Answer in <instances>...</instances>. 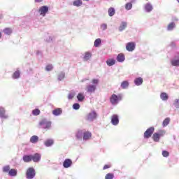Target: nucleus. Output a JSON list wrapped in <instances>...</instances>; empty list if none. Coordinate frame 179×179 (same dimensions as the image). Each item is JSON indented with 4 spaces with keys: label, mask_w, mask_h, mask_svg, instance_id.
Here are the masks:
<instances>
[{
    "label": "nucleus",
    "mask_w": 179,
    "mask_h": 179,
    "mask_svg": "<svg viewBox=\"0 0 179 179\" xmlns=\"http://www.w3.org/2000/svg\"><path fill=\"white\" fill-rule=\"evenodd\" d=\"M97 117V113L96 111H92L87 116V121H90V122H93L94 120H96V117Z\"/></svg>",
    "instance_id": "obj_9"
},
{
    "label": "nucleus",
    "mask_w": 179,
    "mask_h": 179,
    "mask_svg": "<svg viewBox=\"0 0 179 179\" xmlns=\"http://www.w3.org/2000/svg\"><path fill=\"white\" fill-rule=\"evenodd\" d=\"M116 60L117 62H124V61H125V55L122 53L118 54L116 57Z\"/></svg>",
    "instance_id": "obj_23"
},
{
    "label": "nucleus",
    "mask_w": 179,
    "mask_h": 179,
    "mask_svg": "<svg viewBox=\"0 0 179 179\" xmlns=\"http://www.w3.org/2000/svg\"><path fill=\"white\" fill-rule=\"evenodd\" d=\"M144 10L145 12H146L147 13H150V12L153 10V6L152 5V3L148 2L146 4H145Z\"/></svg>",
    "instance_id": "obj_12"
},
{
    "label": "nucleus",
    "mask_w": 179,
    "mask_h": 179,
    "mask_svg": "<svg viewBox=\"0 0 179 179\" xmlns=\"http://www.w3.org/2000/svg\"><path fill=\"white\" fill-rule=\"evenodd\" d=\"M100 29H102L103 31L107 30V24L106 23L101 24L100 26Z\"/></svg>",
    "instance_id": "obj_47"
},
{
    "label": "nucleus",
    "mask_w": 179,
    "mask_h": 179,
    "mask_svg": "<svg viewBox=\"0 0 179 179\" xmlns=\"http://www.w3.org/2000/svg\"><path fill=\"white\" fill-rule=\"evenodd\" d=\"M8 176H10V177H16V176H17V170L15 169H10L8 171Z\"/></svg>",
    "instance_id": "obj_30"
},
{
    "label": "nucleus",
    "mask_w": 179,
    "mask_h": 179,
    "mask_svg": "<svg viewBox=\"0 0 179 179\" xmlns=\"http://www.w3.org/2000/svg\"><path fill=\"white\" fill-rule=\"evenodd\" d=\"M154 132H155V127H151L148 128L144 133V138L145 139H149V138L152 136Z\"/></svg>",
    "instance_id": "obj_6"
},
{
    "label": "nucleus",
    "mask_w": 179,
    "mask_h": 179,
    "mask_svg": "<svg viewBox=\"0 0 179 179\" xmlns=\"http://www.w3.org/2000/svg\"><path fill=\"white\" fill-rule=\"evenodd\" d=\"M96 89H97V87H96V85L90 84L86 86L85 90L87 93H90V94H92L94 93V92H96Z\"/></svg>",
    "instance_id": "obj_7"
},
{
    "label": "nucleus",
    "mask_w": 179,
    "mask_h": 179,
    "mask_svg": "<svg viewBox=\"0 0 179 179\" xmlns=\"http://www.w3.org/2000/svg\"><path fill=\"white\" fill-rule=\"evenodd\" d=\"M31 160H33L34 163H38V162L41 160V155H40L38 153H36L34 155H31Z\"/></svg>",
    "instance_id": "obj_17"
},
{
    "label": "nucleus",
    "mask_w": 179,
    "mask_h": 179,
    "mask_svg": "<svg viewBox=\"0 0 179 179\" xmlns=\"http://www.w3.org/2000/svg\"><path fill=\"white\" fill-rule=\"evenodd\" d=\"M131 1H135V0H131Z\"/></svg>",
    "instance_id": "obj_56"
},
{
    "label": "nucleus",
    "mask_w": 179,
    "mask_h": 179,
    "mask_svg": "<svg viewBox=\"0 0 179 179\" xmlns=\"http://www.w3.org/2000/svg\"><path fill=\"white\" fill-rule=\"evenodd\" d=\"M92 138V133L89 131L84 130V134L83 136V141L86 142L87 141H90Z\"/></svg>",
    "instance_id": "obj_10"
},
{
    "label": "nucleus",
    "mask_w": 179,
    "mask_h": 179,
    "mask_svg": "<svg viewBox=\"0 0 179 179\" xmlns=\"http://www.w3.org/2000/svg\"><path fill=\"white\" fill-rule=\"evenodd\" d=\"M85 132V130H79L76 134V136L78 141H82V138H83V134Z\"/></svg>",
    "instance_id": "obj_26"
},
{
    "label": "nucleus",
    "mask_w": 179,
    "mask_h": 179,
    "mask_svg": "<svg viewBox=\"0 0 179 179\" xmlns=\"http://www.w3.org/2000/svg\"><path fill=\"white\" fill-rule=\"evenodd\" d=\"M125 9H126V10H131V9H132V3L129 2V3H126Z\"/></svg>",
    "instance_id": "obj_39"
},
{
    "label": "nucleus",
    "mask_w": 179,
    "mask_h": 179,
    "mask_svg": "<svg viewBox=\"0 0 179 179\" xmlns=\"http://www.w3.org/2000/svg\"><path fill=\"white\" fill-rule=\"evenodd\" d=\"M92 58V52H85L83 57V60L84 62L89 61Z\"/></svg>",
    "instance_id": "obj_16"
},
{
    "label": "nucleus",
    "mask_w": 179,
    "mask_h": 179,
    "mask_svg": "<svg viewBox=\"0 0 179 179\" xmlns=\"http://www.w3.org/2000/svg\"><path fill=\"white\" fill-rule=\"evenodd\" d=\"M108 15L110 17L114 16V15H115V8L110 7L108 10Z\"/></svg>",
    "instance_id": "obj_34"
},
{
    "label": "nucleus",
    "mask_w": 179,
    "mask_h": 179,
    "mask_svg": "<svg viewBox=\"0 0 179 179\" xmlns=\"http://www.w3.org/2000/svg\"><path fill=\"white\" fill-rule=\"evenodd\" d=\"M44 145H45V146H46V148H50V147L52 146V145H54V139L50 138V139L46 140L44 142Z\"/></svg>",
    "instance_id": "obj_22"
},
{
    "label": "nucleus",
    "mask_w": 179,
    "mask_h": 179,
    "mask_svg": "<svg viewBox=\"0 0 179 179\" xmlns=\"http://www.w3.org/2000/svg\"><path fill=\"white\" fill-rule=\"evenodd\" d=\"M38 139H39L38 136L34 135V136H32L30 138L29 142H30L31 143L36 144V143H37L38 142Z\"/></svg>",
    "instance_id": "obj_27"
},
{
    "label": "nucleus",
    "mask_w": 179,
    "mask_h": 179,
    "mask_svg": "<svg viewBox=\"0 0 179 179\" xmlns=\"http://www.w3.org/2000/svg\"><path fill=\"white\" fill-rule=\"evenodd\" d=\"M177 2H178V3H179V0H177Z\"/></svg>",
    "instance_id": "obj_55"
},
{
    "label": "nucleus",
    "mask_w": 179,
    "mask_h": 179,
    "mask_svg": "<svg viewBox=\"0 0 179 179\" xmlns=\"http://www.w3.org/2000/svg\"><path fill=\"white\" fill-rule=\"evenodd\" d=\"M113 178H114V174L111 173L106 174V176H105V179H113Z\"/></svg>",
    "instance_id": "obj_45"
},
{
    "label": "nucleus",
    "mask_w": 179,
    "mask_h": 179,
    "mask_svg": "<svg viewBox=\"0 0 179 179\" xmlns=\"http://www.w3.org/2000/svg\"><path fill=\"white\" fill-rule=\"evenodd\" d=\"M136 48V44L135 42H129L126 44V50L129 51V52H132V51H135V48Z\"/></svg>",
    "instance_id": "obj_5"
},
{
    "label": "nucleus",
    "mask_w": 179,
    "mask_h": 179,
    "mask_svg": "<svg viewBox=\"0 0 179 179\" xmlns=\"http://www.w3.org/2000/svg\"><path fill=\"white\" fill-rule=\"evenodd\" d=\"M72 166V159H66L63 162V167L64 169H69V167Z\"/></svg>",
    "instance_id": "obj_13"
},
{
    "label": "nucleus",
    "mask_w": 179,
    "mask_h": 179,
    "mask_svg": "<svg viewBox=\"0 0 179 179\" xmlns=\"http://www.w3.org/2000/svg\"><path fill=\"white\" fill-rule=\"evenodd\" d=\"M159 138H162V136H164L166 135V131L164 130H159L158 132H157Z\"/></svg>",
    "instance_id": "obj_40"
},
{
    "label": "nucleus",
    "mask_w": 179,
    "mask_h": 179,
    "mask_svg": "<svg viewBox=\"0 0 179 179\" xmlns=\"http://www.w3.org/2000/svg\"><path fill=\"white\" fill-rule=\"evenodd\" d=\"M142 83H143V78L138 77L134 80V84L136 85V86H141Z\"/></svg>",
    "instance_id": "obj_28"
},
{
    "label": "nucleus",
    "mask_w": 179,
    "mask_h": 179,
    "mask_svg": "<svg viewBox=\"0 0 179 179\" xmlns=\"http://www.w3.org/2000/svg\"><path fill=\"white\" fill-rule=\"evenodd\" d=\"M5 113V108L0 107V118H1V120H7V118H8V115Z\"/></svg>",
    "instance_id": "obj_14"
},
{
    "label": "nucleus",
    "mask_w": 179,
    "mask_h": 179,
    "mask_svg": "<svg viewBox=\"0 0 179 179\" xmlns=\"http://www.w3.org/2000/svg\"><path fill=\"white\" fill-rule=\"evenodd\" d=\"M41 111L39 110L38 108L34 109L32 110V114L37 117V115H40Z\"/></svg>",
    "instance_id": "obj_43"
},
{
    "label": "nucleus",
    "mask_w": 179,
    "mask_h": 179,
    "mask_svg": "<svg viewBox=\"0 0 179 179\" xmlns=\"http://www.w3.org/2000/svg\"><path fill=\"white\" fill-rule=\"evenodd\" d=\"M3 32L4 33V34H6L7 36H10V34H12V29H10V28H5L3 30Z\"/></svg>",
    "instance_id": "obj_35"
},
{
    "label": "nucleus",
    "mask_w": 179,
    "mask_h": 179,
    "mask_svg": "<svg viewBox=\"0 0 179 179\" xmlns=\"http://www.w3.org/2000/svg\"><path fill=\"white\" fill-rule=\"evenodd\" d=\"M2 37V33L0 32V38Z\"/></svg>",
    "instance_id": "obj_54"
},
{
    "label": "nucleus",
    "mask_w": 179,
    "mask_h": 179,
    "mask_svg": "<svg viewBox=\"0 0 179 179\" xmlns=\"http://www.w3.org/2000/svg\"><path fill=\"white\" fill-rule=\"evenodd\" d=\"M74 97H75V92H71L68 95L69 100H72V99H73Z\"/></svg>",
    "instance_id": "obj_44"
},
{
    "label": "nucleus",
    "mask_w": 179,
    "mask_h": 179,
    "mask_svg": "<svg viewBox=\"0 0 179 179\" xmlns=\"http://www.w3.org/2000/svg\"><path fill=\"white\" fill-rule=\"evenodd\" d=\"M73 110H79L80 108V105L78 103H76L73 105Z\"/></svg>",
    "instance_id": "obj_46"
},
{
    "label": "nucleus",
    "mask_w": 179,
    "mask_h": 179,
    "mask_svg": "<svg viewBox=\"0 0 179 179\" xmlns=\"http://www.w3.org/2000/svg\"><path fill=\"white\" fill-rule=\"evenodd\" d=\"M101 44V39L97 38L94 41V47H100V45Z\"/></svg>",
    "instance_id": "obj_37"
},
{
    "label": "nucleus",
    "mask_w": 179,
    "mask_h": 179,
    "mask_svg": "<svg viewBox=\"0 0 179 179\" xmlns=\"http://www.w3.org/2000/svg\"><path fill=\"white\" fill-rule=\"evenodd\" d=\"M64 79H65V72L61 71L57 75V80L61 81L64 80Z\"/></svg>",
    "instance_id": "obj_32"
},
{
    "label": "nucleus",
    "mask_w": 179,
    "mask_h": 179,
    "mask_svg": "<svg viewBox=\"0 0 179 179\" xmlns=\"http://www.w3.org/2000/svg\"><path fill=\"white\" fill-rule=\"evenodd\" d=\"M13 79H19L20 78V71L17 70L15 71L13 76H12Z\"/></svg>",
    "instance_id": "obj_33"
},
{
    "label": "nucleus",
    "mask_w": 179,
    "mask_h": 179,
    "mask_svg": "<svg viewBox=\"0 0 179 179\" xmlns=\"http://www.w3.org/2000/svg\"><path fill=\"white\" fill-rule=\"evenodd\" d=\"M172 66H179V56L176 55L171 59Z\"/></svg>",
    "instance_id": "obj_11"
},
{
    "label": "nucleus",
    "mask_w": 179,
    "mask_h": 179,
    "mask_svg": "<svg viewBox=\"0 0 179 179\" xmlns=\"http://www.w3.org/2000/svg\"><path fill=\"white\" fill-rule=\"evenodd\" d=\"M173 106L176 108H179V99H176L173 103Z\"/></svg>",
    "instance_id": "obj_48"
},
{
    "label": "nucleus",
    "mask_w": 179,
    "mask_h": 179,
    "mask_svg": "<svg viewBox=\"0 0 179 179\" xmlns=\"http://www.w3.org/2000/svg\"><path fill=\"white\" fill-rule=\"evenodd\" d=\"M22 160L24 163H30V162H31V155H24L22 157Z\"/></svg>",
    "instance_id": "obj_29"
},
{
    "label": "nucleus",
    "mask_w": 179,
    "mask_h": 179,
    "mask_svg": "<svg viewBox=\"0 0 179 179\" xmlns=\"http://www.w3.org/2000/svg\"><path fill=\"white\" fill-rule=\"evenodd\" d=\"M48 6H42L38 10V13H39L40 16L42 17H45V15L48 13Z\"/></svg>",
    "instance_id": "obj_4"
},
{
    "label": "nucleus",
    "mask_w": 179,
    "mask_h": 179,
    "mask_svg": "<svg viewBox=\"0 0 179 179\" xmlns=\"http://www.w3.org/2000/svg\"><path fill=\"white\" fill-rule=\"evenodd\" d=\"M121 89L127 90L129 87V82L128 80H124L120 84Z\"/></svg>",
    "instance_id": "obj_20"
},
{
    "label": "nucleus",
    "mask_w": 179,
    "mask_h": 179,
    "mask_svg": "<svg viewBox=\"0 0 179 179\" xmlns=\"http://www.w3.org/2000/svg\"><path fill=\"white\" fill-rule=\"evenodd\" d=\"M77 99L80 103L82 101H83V100H85V93H83V92L78 93V95H77Z\"/></svg>",
    "instance_id": "obj_31"
},
{
    "label": "nucleus",
    "mask_w": 179,
    "mask_h": 179,
    "mask_svg": "<svg viewBox=\"0 0 179 179\" xmlns=\"http://www.w3.org/2000/svg\"><path fill=\"white\" fill-rule=\"evenodd\" d=\"M121 100H122V95L121 94L116 95L115 94H113L110 98V101L112 106H117Z\"/></svg>",
    "instance_id": "obj_2"
},
{
    "label": "nucleus",
    "mask_w": 179,
    "mask_h": 179,
    "mask_svg": "<svg viewBox=\"0 0 179 179\" xmlns=\"http://www.w3.org/2000/svg\"><path fill=\"white\" fill-rule=\"evenodd\" d=\"M176 27V22H171L167 25L166 30L167 31H173V30H174Z\"/></svg>",
    "instance_id": "obj_18"
},
{
    "label": "nucleus",
    "mask_w": 179,
    "mask_h": 179,
    "mask_svg": "<svg viewBox=\"0 0 179 179\" xmlns=\"http://www.w3.org/2000/svg\"><path fill=\"white\" fill-rule=\"evenodd\" d=\"M111 167V165H105L103 168V170H107V169H110Z\"/></svg>",
    "instance_id": "obj_51"
},
{
    "label": "nucleus",
    "mask_w": 179,
    "mask_h": 179,
    "mask_svg": "<svg viewBox=\"0 0 179 179\" xmlns=\"http://www.w3.org/2000/svg\"><path fill=\"white\" fill-rule=\"evenodd\" d=\"M169 152L166 150L162 151V156L164 157H169Z\"/></svg>",
    "instance_id": "obj_49"
},
{
    "label": "nucleus",
    "mask_w": 179,
    "mask_h": 179,
    "mask_svg": "<svg viewBox=\"0 0 179 179\" xmlns=\"http://www.w3.org/2000/svg\"><path fill=\"white\" fill-rule=\"evenodd\" d=\"M54 69V66H52V64H48L45 66V71L48 72H50Z\"/></svg>",
    "instance_id": "obj_42"
},
{
    "label": "nucleus",
    "mask_w": 179,
    "mask_h": 179,
    "mask_svg": "<svg viewBox=\"0 0 179 179\" xmlns=\"http://www.w3.org/2000/svg\"><path fill=\"white\" fill-rule=\"evenodd\" d=\"M43 0H35V2H37L38 3H40Z\"/></svg>",
    "instance_id": "obj_53"
},
{
    "label": "nucleus",
    "mask_w": 179,
    "mask_h": 179,
    "mask_svg": "<svg viewBox=\"0 0 179 179\" xmlns=\"http://www.w3.org/2000/svg\"><path fill=\"white\" fill-rule=\"evenodd\" d=\"M52 122L47 118H43L39 122V126L42 129L45 131H50L51 129V125Z\"/></svg>",
    "instance_id": "obj_1"
},
{
    "label": "nucleus",
    "mask_w": 179,
    "mask_h": 179,
    "mask_svg": "<svg viewBox=\"0 0 179 179\" xmlns=\"http://www.w3.org/2000/svg\"><path fill=\"white\" fill-rule=\"evenodd\" d=\"M115 59L113 58H109L106 60V64L108 65V66H113L115 65Z\"/></svg>",
    "instance_id": "obj_24"
},
{
    "label": "nucleus",
    "mask_w": 179,
    "mask_h": 179,
    "mask_svg": "<svg viewBox=\"0 0 179 179\" xmlns=\"http://www.w3.org/2000/svg\"><path fill=\"white\" fill-rule=\"evenodd\" d=\"M46 41H48V43L52 41V38L51 36H49L48 38H46Z\"/></svg>",
    "instance_id": "obj_52"
},
{
    "label": "nucleus",
    "mask_w": 179,
    "mask_h": 179,
    "mask_svg": "<svg viewBox=\"0 0 179 179\" xmlns=\"http://www.w3.org/2000/svg\"><path fill=\"white\" fill-rule=\"evenodd\" d=\"M111 124L112 125H114L115 127H117L118 124H120V117H118V115H113L111 117Z\"/></svg>",
    "instance_id": "obj_8"
},
{
    "label": "nucleus",
    "mask_w": 179,
    "mask_h": 179,
    "mask_svg": "<svg viewBox=\"0 0 179 179\" xmlns=\"http://www.w3.org/2000/svg\"><path fill=\"white\" fill-rule=\"evenodd\" d=\"M127 26H128V23L125 21H122L118 28L119 31H124V30L127 29Z\"/></svg>",
    "instance_id": "obj_19"
},
{
    "label": "nucleus",
    "mask_w": 179,
    "mask_h": 179,
    "mask_svg": "<svg viewBox=\"0 0 179 179\" xmlns=\"http://www.w3.org/2000/svg\"><path fill=\"white\" fill-rule=\"evenodd\" d=\"M52 114L55 115V117H59L61 114H62V108H56L52 110Z\"/></svg>",
    "instance_id": "obj_21"
},
{
    "label": "nucleus",
    "mask_w": 179,
    "mask_h": 179,
    "mask_svg": "<svg viewBox=\"0 0 179 179\" xmlns=\"http://www.w3.org/2000/svg\"><path fill=\"white\" fill-rule=\"evenodd\" d=\"M152 139L154 142H159V141H160V137L159 136L158 134L155 133L152 136Z\"/></svg>",
    "instance_id": "obj_36"
},
{
    "label": "nucleus",
    "mask_w": 179,
    "mask_h": 179,
    "mask_svg": "<svg viewBox=\"0 0 179 179\" xmlns=\"http://www.w3.org/2000/svg\"><path fill=\"white\" fill-rule=\"evenodd\" d=\"M160 99L162 101H167L169 100V94L166 92H162L160 94Z\"/></svg>",
    "instance_id": "obj_25"
},
{
    "label": "nucleus",
    "mask_w": 179,
    "mask_h": 179,
    "mask_svg": "<svg viewBox=\"0 0 179 179\" xmlns=\"http://www.w3.org/2000/svg\"><path fill=\"white\" fill-rule=\"evenodd\" d=\"M3 173H9L10 171V166L9 165L3 167Z\"/></svg>",
    "instance_id": "obj_41"
},
{
    "label": "nucleus",
    "mask_w": 179,
    "mask_h": 179,
    "mask_svg": "<svg viewBox=\"0 0 179 179\" xmlns=\"http://www.w3.org/2000/svg\"><path fill=\"white\" fill-rule=\"evenodd\" d=\"M170 124V119L169 117H166L162 122V127H167Z\"/></svg>",
    "instance_id": "obj_38"
},
{
    "label": "nucleus",
    "mask_w": 179,
    "mask_h": 179,
    "mask_svg": "<svg viewBox=\"0 0 179 179\" xmlns=\"http://www.w3.org/2000/svg\"><path fill=\"white\" fill-rule=\"evenodd\" d=\"M26 178L27 179H33L36 177V169L33 167H29L27 169L26 173Z\"/></svg>",
    "instance_id": "obj_3"
},
{
    "label": "nucleus",
    "mask_w": 179,
    "mask_h": 179,
    "mask_svg": "<svg viewBox=\"0 0 179 179\" xmlns=\"http://www.w3.org/2000/svg\"><path fill=\"white\" fill-rule=\"evenodd\" d=\"M92 85H95L96 87H97V85H99V80L93 79L92 80Z\"/></svg>",
    "instance_id": "obj_50"
},
{
    "label": "nucleus",
    "mask_w": 179,
    "mask_h": 179,
    "mask_svg": "<svg viewBox=\"0 0 179 179\" xmlns=\"http://www.w3.org/2000/svg\"><path fill=\"white\" fill-rule=\"evenodd\" d=\"M71 5L76 6V8H80L83 5V1L82 0H74L72 1Z\"/></svg>",
    "instance_id": "obj_15"
}]
</instances>
